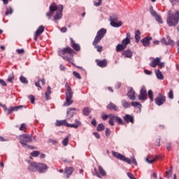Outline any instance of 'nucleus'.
Here are the masks:
<instances>
[{
	"mask_svg": "<svg viewBox=\"0 0 179 179\" xmlns=\"http://www.w3.org/2000/svg\"><path fill=\"white\" fill-rule=\"evenodd\" d=\"M106 33H107V29L104 28H101L99 31H98L92 44H99V43L101 41L103 37H104L106 35Z\"/></svg>",
	"mask_w": 179,
	"mask_h": 179,
	"instance_id": "8",
	"label": "nucleus"
},
{
	"mask_svg": "<svg viewBox=\"0 0 179 179\" xmlns=\"http://www.w3.org/2000/svg\"><path fill=\"white\" fill-rule=\"evenodd\" d=\"M73 111H80L79 109H76L75 108H69L67 109L66 113H67V118L69 120V118H72L73 115H75V113Z\"/></svg>",
	"mask_w": 179,
	"mask_h": 179,
	"instance_id": "17",
	"label": "nucleus"
},
{
	"mask_svg": "<svg viewBox=\"0 0 179 179\" xmlns=\"http://www.w3.org/2000/svg\"><path fill=\"white\" fill-rule=\"evenodd\" d=\"M171 3H172V6L177 5V3H179V0H169Z\"/></svg>",
	"mask_w": 179,
	"mask_h": 179,
	"instance_id": "54",
	"label": "nucleus"
},
{
	"mask_svg": "<svg viewBox=\"0 0 179 179\" xmlns=\"http://www.w3.org/2000/svg\"><path fill=\"white\" fill-rule=\"evenodd\" d=\"M110 22H118V17L117 15H112L110 17Z\"/></svg>",
	"mask_w": 179,
	"mask_h": 179,
	"instance_id": "46",
	"label": "nucleus"
},
{
	"mask_svg": "<svg viewBox=\"0 0 179 179\" xmlns=\"http://www.w3.org/2000/svg\"><path fill=\"white\" fill-rule=\"evenodd\" d=\"M161 43H162V44H164V45H167V44H168L167 41H166V38H162Z\"/></svg>",
	"mask_w": 179,
	"mask_h": 179,
	"instance_id": "57",
	"label": "nucleus"
},
{
	"mask_svg": "<svg viewBox=\"0 0 179 179\" xmlns=\"http://www.w3.org/2000/svg\"><path fill=\"white\" fill-rule=\"evenodd\" d=\"M122 106L124 108H129V107H131V103H128V101H127V100L123 99L122 101Z\"/></svg>",
	"mask_w": 179,
	"mask_h": 179,
	"instance_id": "31",
	"label": "nucleus"
},
{
	"mask_svg": "<svg viewBox=\"0 0 179 179\" xmlns=\"http://www.w3.org/2000/svg\"><path fill=\"white\" fill-rule=\"evenodd\" d=\"M94 46V48L96 49V51L98 52H101V51H103V46H100V45H97V44H92Z\"/></svg>",
	"mask_w": 179,
	"mask_h": 179,
	"instance_id": "39",
	"label": "nucleus"
},
{
	"mask_svg": "<svg viewBox=\"0 0 179 179\" xmlns=\"http://www.w3.org/2000/svg\"><path fill=\"white\" fill-rule=\"evenodd\" d=\"M27 129V127H26V124L24 123H22L19 128L20 131H23L24 132H26Z\"/></svg>",
	"mask_w": 179,
	"mask_h": 179,
	"instance_id": "45",
	"label": "nucleus"
},
{
	"mask_svg": "<svg viewBox=\"0 0 179 179\" xmlns=\"http://www.w3.org/2000/svg\"><path fill=\"white\" fill-rule=\"evenodd\" d=\"M0 84L1 86H6V83L2 79H0Z\"/></svg>",
	"mask_w": 179,
	"mask_h": 179,
	"instance_id": "64",
	"label": "nucleus"
},
{
	"mask_svg": "<svg viewBox=\"0 0 179 179\" xmlns=\"http://www.w3.org/2000/svg\"><path fill=\"white\" fill-rule=\"evenodd\" d=\"M127 176L130 179H136V178H135V176H134V174H132V173H130V172L127 173Z\"/></svg>",
	"mask_w": 179,
	"mask_h": 179,
	"instance_id": "53",
	"label": "nucleus"
},
{
	"mask_svg": "<svg viewBox=\"0 0 179 179\" xmlns=\"http://www.w3.org/2000/svg\"><path fill=\"white\" fill-rule=\"evenodd\" d=\"M93 135L96 138V139H100V134L97 132H94Z\"/></svg>",
	"mask_w": 179,
	"mask_h": 179,
	"instance_id": "60",
	"label": "nucleus"
},
{
	"mask_svg": "<svg viewBox=\"0 0 179 179\" xmlns=\"http://www.w3.org/2000/svg\"><path fill=\"white\" fill-rule=\"evenodd\" d=\"M150 41H152V37L148 36L141 40V43L144 47H149L150 45Z\"/></svg>",
	"mask_w": 179,
	"mask_h": 179,
	"instance_id": "18",
	"label": "nucleus"
},
{
	"mask_svg": "<svg viewBox=\"0 0 179 179\" xmlns=\"http://www.w3.org/2000/svg\"><path fill=\"white\" fill-rule=\"evenodd\" d=\"M50 94H51V87L48 86L45 93L46 100H50Z\"/></svg>",
	"mask_w": 179,
	"mask_h": 179,
	"instance_id": "29",
	"label": "nucleus"
},
{
	"mask_svg": "<svg viewBox=\"0 0 179 179\" xmlns=\"http://www.w3.org/2000/svg\"><path fill=\"white\" fill-rule=\"evenodd\" d=\"M12 13H13L12 7L7 8L6 11V16H8V15H12Z\"/></svg>",
	"mask_w": 179,
	"mask_h": 179,
	"instance_id": "40",
	"label": "nucleus"
},
{
	"mask_svg": "<svg viewBox=\"0 0 179 179\" xmlns=\"http://www.w3.org/2000/svg\"><path fill=\"white\" fill-rule=\"evenodd\" d=\"M71 46L72 47L74 51H80V45L75 43V41L73 38H70Z\"/></svg>",
	"mask_w": 179,
	"mask_h": 179,
	"instance_id": "16",
	"label": "nucleus"
},
{
	"mask_svg": "<svg viewBox=\"0 0 179 179\" xmlns=\"http://www.w3.org/2000/svg\"><path fill=\"white\" fill-rule=\"evenodd\" d=\"M148 96H149L150 101H153V100H154L153 91H152V90H148Z\"/></svg>",
	"mask_w": 179,
	"mask_h": 179,
	"instance_id": "41",
	"label": "nucleus"
},
{
	"mask_svg": "<svg viewBox=\"0 0 179 179\" xmlns=\"http://www.w3.org/2000/svg\"><path fill=\"white\" fill-rule=\"evenodd\" d=\"M29 100H30L31 104H34V101L36 100V97L33 95H29L28 96Z\"/></svg>",
	"mask_w": 179,
	"mask_h": 179,
	"instance_id": "47",
	"label": "nucleus"
},
{
	"mask_svg": "<svg viewBox=\"0 0 179 179\" xmlns=\"http://www.w3.org/2000/svg\"><path fill=\"white\" fill-rule=\"evenodd\" d=\"M150 12L152 16H153L154 17L157 15V13H156V11H155V10L153 9V7H152V6L150 8Z\"/></svg>",
	"mask_w": 179,
	"mask_h": 179,
	"instance_id": "49",
	"label": "nucleus"
},
{
	"mask_svg": "<svg viewBox=\"0 0 179 179\" xmlns=\"http://www.w3.org/2000/svg\"><path fill=\"white\" fill-rule=\"evenodd\" d=\"M35 86H36V87H38V90H43V87L40 86V80H38L37 82H35Z\"/></svg>",
	"mask_w": 179,
	"mask_h": 179,
	"instance_id": "51",
	"label": "nucleus"
},
{
	"mask_svg": "<svg viewBox=\"0 0 179 179\" xmlns=\"http://www.w3.org/2000/svg\"><path fill=\"white\" fill-rule=\"evenodd\" d=\"M166 149L169 151L171 150V143H167V144H166Z\"/></svg>",
	"mask_w": 179,
	"mask_h": 179,
	"instance_id": "59",
	"label": "nucleus"
},
{
	"mask_svg": "<svg viewBox=\"0 0 179 179\" xmlns=\"http://www.w3.org/2000/svg\"><path fill=\"white\" fill-rule=\"evenodd\" d=\"M31 156H32V157H38V156L40 155V151H33L32 152L30 153Z\"/></svg>",
	"mask_w": 179,
	"mask_h": 179,
	"instance_id": "38",
	"label": "nucleus"
},
{
	"mask_svg": "<svg viewBox=\"0 0 179 179\" xmlns=\"http://www.w3.org/2000/svg\"><path fill=\"white\" fill-rule=\"evenodd\" d=\"M91 111L92 110H90V108L85 107L83 110V115L87 116V115H89L90 114Z\"/></svg>",
	"mask_w": 179,
	"mask_h": 179,
	"instance_id": "30",
	"label": "nucleus"
},
{
	"mask_svg": "<svg viewBox=\"0 0 179 179\" xmlns=\"http://www.w3.org/2000/svg\"><path fill=\"white\" fill-rule=\"evenodd\" d=\"M107 108H108V110H112L113 111H120V108H118V106H117V105H115L113 102L109 103V104L107 106Z\"/></svg>",
	"mask_w": 179,
	"mask_h": 179,
	"instance_id": "21",
	"label": "nucleus"
},
{
	"mask_svg": "<svg viewBox=\"0 0 179 179\" xmlns=\"http://www.w3.org/2000/svg\"><path fill=\"white\" fill-rule=\"evenodd\" d=\"M159 63L160 58L156 57L151 62V63H150V66H151L152 68H156V66H157V65H159Z\"/></svg>",
	"mask_w": 179,
	"mask_h": 179,
	"instance_id": "22",
	"label": "nucleus"
},
{
	"mask_svg": "<svg viewBox=\"0 0 179 179\" xmlns=\"http://www.w3.org/2000/svg\"><path fill=\"white\" fill-rule=\"evenodd\" d=\"M96 62L98 66H100V68H106V66H107V59H106L103 60L96 59Z\"/></svg>",
	"mask_w": 179,
	"mask_h": 179,
	"instance_id": "20",
	"label": "nucleus"
},
{
	"mask_svg": "<svg viewBox=\"0 0 179 179\" xmlns=\"http://www.w3.org/2000/svg\"><path fill=\"white\" fill-rule=\"evenodd\" d=\"M64 10V6H57V3H52L49 7V12L46 13L47 17L51 19L54 17V20H60L62 19V11Z\"/></svg>",
	"mask_w": 179,
	"mask_h": 179,
	"instance_id": "1",
	"label": "nucleus"
},
{
	"mask_svg": "<svg viewBox=\"0 0 179 179\" xmlns=\"http://www.w3.org/2000/svg\"><path fill=\"white\" fill-rule=\"evenodd\" d=\"M125 47L124 46V45L122 44H117L116 46V51L117 52H121V51H124V50H125Z\"/></svg>",
	"mask_w": 179,
	"mask_h": 179,
	"instance_id": "27",
	"label": "nucleus"
},
{
	"mask_svg": "<svg viewBox=\"0 0 179 179\" xmlns=\"http://www.w3.org/2000/svg\"><path fill=\"white\" fill-rule=\"evenodd\" d=\"M66 87V103H64L65 107H69L73 103V100H72V97H73V92H72V88L69 86L68 83L65 84Z\"/></svg>",
	"mask_w": 179,
	"mask_h": 179,
	"instance_id": "4",
	"label": "nucleus"
},
{
	"mask_svg": "<svg viewBox=\"0 0 179 179\" xmlns=\"http://www.w3.org/2000/svg\"><path fill=\"white\" fill-rule=\"evenodd\" d=\"M73 54H75V50L69 46L63 48L60 51V55H62L63 59H66L69 62L71 61V58L73 57Z\"/></svg>",
	"mask_w": 179,
	"mask_h": 179,
	"instance_id": "6",
	"label": "nucleus"
},
{
	"mask_svg": "<svg viewBox=\"0 0 179 179\" xmlns=\"http://www.w3.org/2000/svg\"><path fill=\"white\" fill-rule=\"evenodd\" d=\"M114 121L117 122V124L119 125H124V122L122 121V119H121V117H120L118 116L113 115H110V120H109V124L112 127H114V125H115L114 124Z\"/></svg>",
	"mask_w": 179,
	"mask_h": 179,
	"instance_id": "10",
	"label": "nucleus"
},
{
	"mask_svg": "<svg viewBox=\"0 0 179 179\" xmlns=\"http://www.w3.org/2000/svg\"><path fill=\"white\" fill-rule=\"evenodd\" d=\"M63 146H68V143H69V136H67L63 141H62Z\"/></svg>",
	"mask_w": 179,
	"mask_h": 179,
	"instance_id": "34",
	"label": "nucleus"
},
{
	"mask_svg": "<svg viewBox=\"0 0 179 179\" xmlns=\"http://www.w3.org/2000/svg\"><path fill=\"white\" fill-rule=\"evenodd\" d=\"M135 40L136 43H139V40H141V31L137 30L135 31Z\"/></svg>",
	"mask_w": 179,
	"mask_h": 179,
	"instance_id": "28",
	"label": "nucleus"
},
{
	"mask_svg": "<svg viewBox=\"0 0 179 179\" xmlns=\"http://www.w3.org/2000/svg\"><path fill=\"white\" fill-rule=\"evenodd\" d=\"M167 44H169V45H174V42L173 40L169 39Z\"/></svg>",
	"mask_w": 179,
	"mask_h": 179,
	"instance_id": "63",
	"label": "nucleus"
},
{
	"mask_svg": "<svg viewBox=\"0 0 179 179\" xmlns=\"http://www.w3.org/2000/svg\"><path fill=\"white\" fill-rule=\"evenodd\" d=\"M112 155H113V157H116V159H118L119 160H121L122 162H125L128 164H131V163H132V161L130 159L126 157L125 156L122 155L120 152L113 151Z\"/></svg>",
	"mask_w": 179,
	"mask_h": 179,
	"instance_id": "9",
	"label": "nucleus"
},
{
	"mask_svg": "<svg viewBox=\"0 0 179 179\" xmlns=\"http://www.w3.org/2000/svg\"><path fill=\"white\" fill-rule=\"evenodd\" d=\"M148 99V92L146 87L143 86L140 90V95L138 96L139 100H146Z\"/></svg>",
	"mask_w": 179,
	"mask_h": 179,
	"instance_id": "12",
	"label": "nucleus"
},
{
	"mask_svg": "<svg viewBox=\"0 0 179 179\" xmlns=\"http://www.w3.org/2000/svg\"><path fill=\"white\" fill-rule=\"evenodd\" d=\"M156 160H157V157H154L151 160H149L148 158H146V162H148V163H149L150 164H152V163H155V162H156Z\"/></svg>",
	"mask_w": 179,
	"mask_h": 179,
	"instance_id": "48",
	"label": "nucleus"
},
{
	"mask_svg": "<svg viewBox=\"0 0 179 179\" xmlns=\"http://www.w3.org/2000/svg\"><path fill=\"white\" fill-rule=\"evenodd\" d=\"M73 75L75 76V78H77V79H82L80 74L76 71H73Z\"/></svg>",
	"mask_w": 179,
	"mask_h": 179,
	"instance_id": "50",
	"label": "nucleus"
},
{
	"mask_svg": "<svg viewBox=\"0 0 179 179\" xmlns=\"http://www.w3.org/2000/svg\"><path fill=\"white\" fill-rule=\"evenodd\" d=\"M98 1L99 2L94 3V6H100V5H101L102 0H98Z\"/></svg>",
	"mask_w": 179,
	"mask_h": 179,
	"instance_id": "61",
	"label": "nucleus"
},
{
	"mask_svg": "<svg viewBox=\"0 0 179 179\" xmlns=\"http://www.w3.org/2000/svg\"><path fill=\"white\" fill-rule=\"evenodd\" d=\"M110 26H112L113 27H121V26H122V22L121 21L118 22H117V21L110 22Z\"/></svg>",
	"mask_w": 179,
	"mask_h": 179,
	"instance_id": "26",
	"label": "nucleus"
},
{
	"mask_svg": "<svg viewBox=\"0 0 179 179\" xmlns=\"http://www.w3.org/2000/svg\"><path fill=\"white\" fill-rule=\"evenodd\" d=\"M131 43V40L128 38H125L122 40V44L127 48V45Z\"/></svg>",
	"mask_w": 179,
	"mask_h": 179,
	"instance_id": "33",
	"label": "nucleus"
},
{
	"mask_svg": "<svg viewBox=\"0 0 179 179\" xmlns=\"http://www.w3.org/2000/svg\"><path fill=\"white\" fill-rule=\"evenodd\" d=\"M104 128H106V127H104V124H103V123H100L96 127V131L101 132V131H104Z\"/></svg>",
	"mask_w": 179,
	"mask_h": 179,
	"instance_id": "35",
	"label": "nucleus"
},
{
	"mask_svg": "<svg viewBox=\"0 0 179 179\" xmlns=\"http://www.w3.org/2000/svg\"><path fill=\"white\" fill-rule=\"evenodd\" d=\"M55 125L56 127H61L62 125H64V127H67L68 128H74L75 129H77V128H79V127L82 125V122L78 119L75 120L74 124H69L65 120H57Z\"/></svg>",
	"mask_w": 179,
	"mask_h": 179,
	"instance_id": "5",
	"label": "nucleus"
},
{
	"mask_svg": "<svg viewBox=\"0 0 179 179\" xmlns=\"http://www.w3.org/2000/svg\"><path fill=\"white\" fill-rule=\"evenodd\" d=\"M155 75L157 78L160 80H163L164 79V76H163L162 71H160L159 69L155 70Z\"/></svg>",
	"mask_w": 179,
	"mask_h": 179,
	"instance_id": "25",
	"label": "nucleus"
},
{
	"mask_svg": "<svg viewBox=\"0 0 179 179\" xmlns=\"http://www.w3.org/2000/svg\"><path fill=\"white\" fill-rule=\"evenodd\" d=\"M123 120L127 124H129V122L134 124V117L131 115L126 114L124 116H123Z\"/></svg>",
	"mask_w": 179,
	"mask_h": 179,
	"instance_id": "19",
	"label": "nucleus"
},
{
	"mask_svg": "<svg viewBox=\"0 0 179 179\" xmlns=\"http://www.w3.org/2000/svg\"><path fill=\"white\" fill-rule=\"evenodd\" d=\"M168 97L171 100H173V99H174V92H173V90H170V91L168 94Z\"/></svg>",
	"mask_w": 179,
	"mask_h": 179,
	"instance_id": "44",
	"label": "nucleus"
},
{
	"mask_svg": "<svg viewBox=\"0 0 179 179\" xmlns=\"http://www.w3.org/2000/svg\"><path fill=\"white\" fill-rule=\"evenodd\" d=\"M16 52L20 55L24 54V50L23 49H17Z\"/></svg>",
	"mask_w": 179,
	"mask_h": 179,
	"instance_id": "56",
	"label": "nucleus"
},
{
	"mask_svg": "<svg viewBox=\"0 0 179 179\" xmlns=\"http://www.w3.org/2000/svg\"><path fill=\"white\" fill-rule=\"evenodd\" d=\"M155 104L157 106H163L164 103H166V96L162 93H159L158 96L155 99Z\"/></svg>",
	"mask_w": 179,
	"mask_h": 179,
	"instance_id": "11",
	"label": "nucleus"
},
{
	"mask_svg": "<svg viewBox=\"0 0 179 179\" xmlns=\"http://www.w3.org/2000/svg\"><path fill=\"white\" fill-rule=\"evenodd\" d=\"M122 55L124 56L125 58H132L133 53L130 50H126L123 51Z\"/></svg>",
	"mask_w": 179,
	"mask_h": 179,
	"instance_id": "24",
	"label": "nucleus"
},
{
	"mask_svg": "<svg viewBox=\"0 0 179 179\" xmlns=\"http://www.w3.org/2000/svg\"><path fill=\"white\" fill-rule=\"evenodd\" d=\"M111 115H104L101 117L102 120L103 121H106L109 117H110Z\"/></svg>",
	"mask_w": 179,
	"mask_h": 179,
	"instance_id": "58",
	"label": "nucleus"
},
{
	"mask_svg": "<svg viewBox=\"0 0 179 179\" xmlns=\"http://www.w3.org/2000/svg\"><path fill=\"white\" fill-rule=\"evenodd\" d=\"M43 33H44V27L43 25H41L35 32L34 40L35 41H37V39L38 38V37H40V36H41V34H43Z\"/></svg>",
	"mask_w": 179,
	"mask_h": 179,
	"instance_id": "13",
	"label": "nucleus"
},
{
	"mask_svg": "<svg viewBox=\"0 0 179 179\" xmlns=\"http://www.w3.org/2000/svg\"><path fill=\"white\" fill-rule=\"evenodd\" d=\"M20 108H23V106H11L9 110H8V114H12L13 111H18Z\"/></svg>",
	"mask_w": 179,
	"mask_h": 179,
	"instance_id": "23",
	"label": "nucleus"
},
{
	"mask_svg": "<svg viewBox=\"0 0 179 179\" xmlns=\"http://www.w3.org/2000/svg\"><path fill=\"white\" fill-rule=\"evenodd\" d=\"M20 143L24 148V146H27V143L29 142H31L33 141V136L30 134H22L19 136Z\"/></svg>",
	"mask_w": 179,
	"mask_h": 179,
	"instance_id": "7",
	"label": "nucleus"
},
{
	"mask_svg": "<svg viewBox=\"0 0 179 179\" xmlns=\"http://www.w3.org/2000/svg\"><path fill=\"white\" fill-rule=\"evenodd\" d=\"M13 80H15V75H13V73H11L8 76L7 81L9 83H12V81Z\"/></svg>",
	"mask_w": 179,
	"mask_h": 179,
	"instance_id": "43",
	"label": "nucleus"
},
{
	"mask_svg": "<svg viewBox=\"0 0 179 179\" xmlns=\"http://www.w3.org/2000/svg\"><path fill=\"white\" fill-rule=\"evenodd\" d=\"M28 170L33 173H36V171H38V173H45L48 170V166L45 164L34 162L29 165Z\"/></svg>",
	"mask_w": 179,
	"mask_h": 179,
	"instance_id": "2",
	"label": "nucleus"
},
{
	"mask_svg": "<svg viewBox=\"0 0 179 179\" xmlns=\"http://www.w3.org/2000/svg\"><path fill=\"white\" fill-rule=\"evenodd\" d=\"M131 106H132V107H137L138 108H141L142 107V104H141V103L135 101L131 102Z\"/></svg>",
	"mask_w": 179,
	"mask_h": 179,
	"instance_id": "36",
	"label": "nucleus"
},
{
	"mask_svg": "<svg viewBox=\"0 0 179 179\" xmlns=\"http://www.w3.org/2000/svg\"><path fill=\"white\" fill-rule=\"evenodd\" d=\"M179 22V10H176L175 14L169 10L168 12V17L166 19V23L170 27H176L178 24Z\"/></svg>",
	"mask_w": 179,
	"mask_h": 179,
	"instance_id": "3",
	"label": "nucleus"
},
{
	"mask_svg": "<svg viewBox=\"0 0 179 179\" xmlns=\"http://www.w3.org/2000/svg\"><path fill=\"white\" fill-rule=\"evenodd\" d=\"M171 174H172L171 171H166V177L167 178H170L171 177Z\"/></svg>",
	"mask_w": 179,
	"mask_h": 179,
	"instance_id": "55",
	"label": "nucleus"
},
{
	"mask_svg": "<svg viewBox=\"0 0 179 179\" xmlns=\"http://www.w3.org/2000/svg\"><path fill=\"white\" fill-rule=\"evenodd\" d=\"M20 80L22 83H24L25 85H27L29 83V80H27V78H26L24 76H21L20 77Z\"/></svg>",
	"mask_w": 179,
	"mask_h": 179,
	"instance_id": "37",
	"label": "nucleus"
},
{
	"mask_svg": "<svg viewBox=\"0 0 179 179\" xmlns=\"http://www.w3.org/2000/svg\"><path fill=\"white\" fill-rule=\"evenodd\" d=\"M127 97H129V100L132 101L136 100V96H135V90L131 87L129 92L127 94Z\"/></svg>",
	"mask_w": 179,
	"mask_h": 179,
	"instance_id": "15",
	"label": "nucleus"
},
{
	"mask_svg": "<svg viewBox=\"0 0 179 179\" xmlns=\"http://www.w3.org/2000/svg\"><path fill=\"white\" fill-rule=\"evenodd\" d=\"M38 80H40V82H41L42 85H45V79L44 78H41L40 79V78H38Z\"/></svg>",
	"mask_w": 179,
	"mask_h": 179,
	"instance_id": "62",
	"label": "nucleus"
},
{
	"mask_svg": "<svg viewBox=\"0 0 179 179\" xmlns=\"http://www.w3.org/2000/svg\"><path fill=\"white\" fill-rule=\"evenodd\" d=\"M73 167H66L64 172V178H69L70 176H72V173H73Z\"/></svg>",
	"mask_w": 179,
	"mask_h": 179,
	"instance_id": "14",
	"label": "nucleus"
},
{
	"mask_svg": "<svg viewBox=\"0 0 179 179\" xmlns=\"http://www.w3.org/2000/svg\"><path fill=\"white\" fill-rule=\"evenodd\" d=\"M106 136L108 137L110 136L111 131H110L109 128H106L105 131Z\"/></svg>",
	"mask_w": 179,
	"mask_h": 179,
	"instance_id": "52",
	"label": "nucleus"
},
{
	"mask_svg": "<svg viewBox=\"0 0 179 179\" xmlns=\"http://www.w3.org/2000/svg\"><path fill=\"white\" fill-rule=\"evenodd\" d=\"M155 20L157 22H158V23H159L160 24H163V20H162V17H160V15H157L156 17H155Z\"/></svg>",
	"mask_w": 179,
	"mask_h": 179,
	"instance_id": "42",
	"label": "nucleus"
},
{
	"mask_svg": "<svg viewBox=\"0 0 179 179\" xmlns=\"http://www.w3.org/2000/svg\"><path fill=\"white\" fill-rule=\"evenodd\" d=\"M99 171L103 177H106V176H107V173L101 166H99Z\"/></svg>",
	"mask_w": 179,
	"mask_h": 179,
	"instance_id": "32",
	"label": "nucleus"
}]
</instances>
